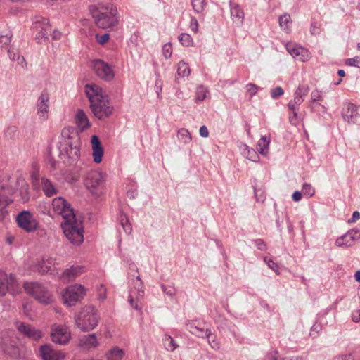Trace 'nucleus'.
<instances>
[{
    "label": "nucleus",
    "mask_w": 360,
    "mask_h": 360,
    "mask_svg": "<svg viewBox=\"0 0 360 360\" xmlns=\"http://www.w3.org/2000/svg\"><path fill=\"white\" fill-rule=\"evenodd\" d=\"M302 191L304 195L307 196V198H311L313 196L315 192L311 185L307 183H304L302 185Z\"/></svg>",
    "instance_id": "a19ab883"
},
{
    "label": "nucleus",
    "mask_w": 360,
    "mask_h": 360,
    "mask_svg": "<svg viewBox=\"0 0 360 360\" xmlns=\"http://www.w3.org/2000/svg\"><path fill=\"white\" fill-rule=\"evenodd\" d=\"M288 107L289 110L292 111V115L289 116V120L292 125L297 126L300 122V118L297 116V108L292 102H289Z\"/></svg>",
    "instance_id": "2f4dec72"
},
{
    "label": "nucleus",
    "mask_w": 360,
    "mask_h": 360,
    "mask_svg": "<svg viewBox=\"0 0 360 360\" xmlns=\"http://www.w3.org/2000/svg\"><path fill=\"white\" fill-rule=\"evenodd\" d=\"M352 319V321L355 323L360 321V309H357L353 311Z\"/></svg>",
    "instance_id": "774afa93"
},
{
    "label": "nucleus",
    "mask_w": 360,
    "mask_h": 360,
    "mask_svg": "<svg viewBox=\"0 0 360 360\" xmlns=\"http://www.w3.org/2000/svg\"><path fill=\"white\" fill-rule=\"evenodd\" d=\"M321 101H323L322 92L318 89L314 90L311 93V103L314 104L316 102Z\"/></svg>",
    "instance_id": "a18cd8bd"
},
{
    "label": "nucleus",
    "mask_w": 360,
    "mask_h": 360,
    "mask_svg": "<svg viewBox=\"0 0 360 360\" xmlns=\"http://www.w3.org/2000/svg\"><path fill=\"white\" fill-rule=\"evenodd\" d=\"M84 272V267L81 266H72L66 269L61 275V278L66 281H71Z\"/></svg>",
    "instance_id": "393cba45"
},
{
    "label": "nucleus",
    "mask_w": 360,
    "mask_h": 360,
    "mask_svg": "<svg viewBox=\"0 0 360 360\" xmlns=\"http://www.w3.org/2000/svg\"><path fill=\"white\" fill-rule=\"evenodd\" d=\"M12 34L11 33H8L5 35L0 36V47H3L4 46H7L10 44L11 40Z\"/></svg>",
    "instance_id": "603ef678"
},
{
    "label": "nucleus",
    "mask_w": 360,
    "mask_h": 360,
    "mask_svg": "<svg viewBox=\"0 0 360 360\" xmlns=\"http://www.w3.org/2000/svg\"><path fill=\"white\" fill-rule=\"evenodd\" d=\"M16 220L18 226L27 232H33L38 229L39 224L30 211L24 210L20 212Z\"/></svg>",
    "instance_id": "6e6552de"
},
{
    "label": "nucleus",
    "mask_w": 360,
    "mask_h": 360,
    "mask_svg": "<svg viewBox=\"0 0 360 360\" xmlns=\"http://www.w3.org/2000/svg\"><path fill=\"white\" fill-rule=\"evenodd\" d=\"M100 345L98 336L95 333H91V349L96 348Z\"/></svg>",
    "instance_id": "338daca9"
},
{
    "label": "nucleus",
    "mask_w": 360,
    "mask_h": 360,
    "mask_svg": "<svg viewBox=\"0 0 360 360\" xmlns=\"http://www.w3.org/2000/svg\"><path fill=\"white\" fill-rule=\"evenodd\" d=\"M205 338H207L209 345L214 349H219L220 348V343L217 338V335L211 332L209 329H205Z\"/></svg>",
    "instance_id": "c756f323"
},
{
    "label": "nucleus",
    "mask_w": 360,
    "mask_h": 360,
    "mask_svg": "<svg viewBox=\"0 0 360 360\" xmlns=\"http://www.w3.org/2000/svg\"><path fill=\"white\" fill-rule=\"evenodd\" d=\"M25 291L33 296L39 302L49 304L52 302V297L49 290L37 282L26 283L24 285Z\"/></svg>",
    "instance_id": "39448f33"
},
{
    "label": "nucleus",
    "mask_w": 360,
    "mask_h": 360,
    "mask_svg": "<svg viewBox=\"0 0 360 360\" xmlns=\"http://www.w3.org/2000/svg\"><path fill=\"white\" fill-rule=\"evenodd\" d=\"M95 39L98 44L103 46L108 41L110 35L108 33H105L103 34H96L95 35Z\"/></svg>",
    "instance_id": "c03bdc74"
},
{
    "label": "nucleus",
    "mask_w": 360,
    "mask_h": 360,
    "mask_svg": "<svg viewBox=\"0 0 360 360\" xmlns=\"http://www.w3.org/2000/svg\"><path fill=\"white\" fill-rule=\"evenodd\" d=\"M86 290L83 285L75 284L68 287L63 294L64 303L69 306H73L76 302L84 298Z\"/></svg>",
    "instance_id": "423d86ee"
},
{
    "label": "nucleus",
    "mask_w": 360,
    "mask_h": 360,
    "mask_svg": "<svg viewBox=\"0 0 360 360\" xmlns=\"http://www.w3.org/2000/svg\"><path fill=\"white\" fill-rule=\"evenodd\" d=\"M99 320L100 316L98 315L96 310L91 307V330L98 325Z\"/></svg>",
    "instance_id": "09e8293b"
},
{
    "label": "nucleus",
    "mask_w": 360,
    "mask_h": 360,
    "mask_svg": "<svg viewBox=\"0 0 360 360\" xmlns=\"http://www.w3.org/2000/svg\"><path fill=\"white\" fill-rule=\"evenodd\" d=\"M342 117L349 123H356L360 117L357 107L352 103L345 104L342 110Z\"/></svg>",
    "instance_id": "aec40b11"
},
{
    "label": "nucleus",
    "mask_w": 360,
    "mask_h": 360,
    "mask_svg": "<svg viewBox=\"0 0 360 360\" xmlns=\"http://www.w3.org/2000/svg\"><path fill=\"white\" fill-rule=\"evenodd\" d=\"M284 93L283 89L281 86H277L273 89H271V97L273 98H277L278 97L283 95Z\"/></svg>",
    "instance_id": "052dcab7"
},
{
    "label": "nucleus",
    "mask_w": 360,
    "mask_h": 360,
    "mask_svg": "<svg viewBox=\"0 0 360 360\" xmlns=\"http://www.w3.org/2000/svg\"><path fill=\"white\" fill-rule=\"evenodd\" d=\"M134 286L137 290V297L136 300H139L140 297H142L143 296L144 293V286L143 281L140 278V276L138 275L135 279L133 280ZM128 302H129L131 307H133L136 310H140L141 309V307L138 304V301L135 302L134 299L133 298L132 295H129L128 297Z\"/></svg>",
    "instance_id": "dca6fc26"
},
{
    "label": "nucleus",
    "mask_w": 360,
    "mask_h": 360,
    "mask_svg": "<svg viewBox=\"0 0 360 360\" xmlns=\"http://www.w3.org/2000/svg\"><path fill=\"white\" fill-rule=\"evenodd\" d=\"M32 270L35 272H38L41 275L50 274L49 269L45 266V263L40 261H37L33 266Z\"/></svg>",
    "instance_id": "72a5a7b5"
},
{
    "label": "nucleus",
    "mask_w": 360,
    "mask_h": 360,
    "mask_svg": "<svg viewBox=\"0 0 360 360\" xmlns=\"http://www.w3.org/2000/svg\"><path fill=\"white\" fill-rule=\"evenodd\" d=\"M270 143V138L266 136H263L259 140L257 146L258 150L262 155H266L267 152H266V149L268 150L269 145Z\"/></svg>",
    "instance_id": "7c9ffc66"
},
{
    "label": "nucleus",
    "mask_w": 360,
    "mask_h": 360,
    "mask_svg": "<svg viewBox=\"0 0 360 360\" xmlns=\"http://www.w3.org/2000/svg\"><path fill=\"white\" fill-rule=\"evenodd\" d=\"M1 347L4 352L10 356H14L18 354V349L15 346V342L14 341H11L8 343L5 340H3L1 342Z\"/></svg>",
    "instance_id": "cd10ccee"
},
{
    "label": "nucleus",
    "mask_w": 360,
    "mask_h": 360,
    "mask_svg": "<svg viewBox=\"0 0 360 360\" xmlns=\"http://www.w3.org/2000/svg\"><path fill=\"white\" fill-rule=\"evenodd\" d=\"M231 18L233 22L242 25L245 18V13L241 6L232 1H229Z\"/></svg>",
    "instance_id": "a211bd4d"
},
{
    "label": "nucleus",
    "mask_w": 360,
    "mask_h": 360,
    "mask_svg": "<svg viewBox=\"0 0 360 360\" xmlns=\"http://www.w3.org/2000/svg\"><path fill=\"white\" fill-rule=\"evenodd\" d=\"M248 153L246 158L251 161L257 162L259 159V156L254 149L247 148Z\"/></svg>",
    "instance_id": "4d7b16f0"
},
{
    "label": "nucleus",
    "mask_w": 360,
    "mask_h": 360,
    "mask_svg": "<svg viewBox=\"0 0 360 360\" xmlns=\"http://www.w3.org/2000/svg\"><path fill=\"white\" fill-rule=\"evenodd\" d=\"M247 91L250 94L251 96L255 95L258 91V87L254 84H248L246 85Z\"/></svg>",
    "instance_id": "680f3d73"
},
{
    "label": "nucleus",
    "mask_w": 360,
    "mask_h": 360,
    "mask_svg": "<svg viewBox=\"0 0 360 360\" xmlns=\"http://www.w3.org/2000/svg\"><path fill=\"white\" fill-rule=\"evenodd\" d=\"M345 64L349 66L360 68V56H356L354 58L347 59Z\"/></svg>",
    "instance_id": "3c124183"
},
{
    "label": "nucleus",
    "mask_w": 360,
    "mask_h": 360,
    "mask_svg": "<svg viewBox=\"0 0 360 360\" xmlns=\"http://www.w3.org/2000/svg\"><path fill=\"white\" fill-rule=\"evenodd\" d=\"M188 330L193 334L200 338H205V330L196 324L195 322L192 321L187 324Z\"/></svg>",
    "instance_id": "c85d7f7f"
},
{
    "label": "nucleus",
    "mask_w": 360,
    "mask_h": 360,
    "mask_svg": "<svg viewBox=\"0 0 360 360\" xmlns=\"http://www.w3.org/2000/svg\"><path fill=\"white\" fill-rule=\"evenodd\" d=\"M7 184L9 186L8 184ZM10 186L13 187V186H12V185H10ZM14 187L16 188V191L18 190V188H20L21 189L26 191L28 188V184L26 183L25 179L23 177H22L21 176H19L16 179L15 185L14 186Z\"/></svg>",
    "instance_id": "37998d69"
},
{
    "label": "nucleus",
    "mask_w": 360,
    "mask_h": 360,
    "mask_svg": "<svg viewBox=\"0 0 360 360\" xmlns=\"http://www.w3.org/2000/svg\"><path fill=\"white\" fill-rule=\"evenodd\" d=\"M123 354L122 349L115 347L107 354V359L108 360H122Z\"/></svg>",
    "instance_id": "f704fd0d"
},
{
    "label": "nucleus",
    "mask_w": 360,
    "mask_h": 360,
    "mask_svg": "<svg viewBox=\"0 0 360 360\" xmlns=\"http://www.w3.org/2000/svg\"><path fill=\"white\" fill-rule=\"evenodd\" d=\"M8 54L9 56V58L12 60H17V61H18V63H23L25 61L23 56L19 55L18 53L15 52L13 50L8 49Z\"/></svg>",
    "instance_id": "49530a36"
},
{
    "label": "nucleus",
    "mask_w": 360,
    "mask_h": 360,
    "mask_svg": "<svg viewBox=\"0 0 360 360\" xmlns=\"http://www.w3.org/2000/svg\"><path fill=\"white\" fill-rule=\"evenodd\" d=\"M255 243L256 246L262 251H265L266 250V245L262 239H257L255 240Z\"/></svg>",
    "instance_id": "69168bd1"
},
{
    "label": "nucleus",
    "mask_w": 360,
    "mask_h": 360,
    "mask_svg": "<svg viewBox=\"0 0 360 360\" xmlns=\"http://www.w3.org/2000/svg\"><path fill=\"white\" fill-rule=\"evenodd\" d=\"M77 326L82 332H88L90 328V307H84L76 316Z\"/></svg>",
    "instance_id": "4468645a"
},
{
    "label": "nucleus",
    "mask_w": 360,
    "mask_h": 360,
    "mask_svg": "<svg viewBox=\"0 0 360 360\" xmlns=\"http://www.w3.org/2000/svg\"><path fill=\"white\" fill-rule=\"evenodd\" d=\"M56 258L49 257L47 258H43L41 261L45 263V266L49 269L50 274H52L51 266L56 264Z\"/></svg>",
    "instance_id": "5fc2aeb1"
},
{
    "label": "nucleus",
    "mask_w": 360,
    "mask_h": 360,
    "mask_svg": "<svg viewBox=\"0 0 360 360\" xmlns=\"http://www.w3.org/2000/svg\"><path fill=\"white\" fill-rule=\"evenodd\" d=\"M15 279L12 274L8 276L7 274L3 271H0V296L6 295L10 287H13Z\"/></svg>",
    "instance_id": "5701e85b"
},
{
    "label": "nucleus",
    "mask_w": 360,
    "mask_h": 360,
    "mask_svg": "<svg viewBox=\"0 0 360 360\" xmlns=\"http://www.w3.org/2000/svg\"><path fill=\"white\" fill-rule=\"evenodd\" d=\"M104 193V175L100 170L91 171V198H98Z\"/></svg>",
    "instance_id": "9b49d317"
},
{
    "label": "nucleus",
    "mask_w": 360,
    "mask_h": 360,
    "mask_svg": "<svg viewBox=\"0 0 360 360\" xmlns=\"http://www.w3.org/2000/svg\"><path fill=\"white\" fill-rule=\"evenodd\" d=\"M41 188L47 197H51L58 193L53 183L47 178H41Z\"/></svg>",
    "instance_id": "a878e982"
},
{
    "label": "nucleus",
    "mask_w": 360,
    "mask_h": 360,
    "mask_svg": "<svg viewBox=\"0 0 360 360\" xmlns=\"http://www.w3.org/2000/svg\"><path fill=\"white\" fill-rule=\"evenodd\" d=\"M97 292H98V299L99 300L103 301L106 298V289H105V288H104V286L103 285H101L97 288Z\"/></svg>",
    "instance_id": "13d9d810"
},
{
    "label": "nucleus",
    "mask_w": 360,
    "mask_h": 360,
    "mask_svg": "<svg viewBox=\"0 0 360 360\" xmlns=\"http://www.w3.org/2000/svg\"><path fill=\"white\" fill-rule=\"evenodd\" d=\"M49 33H46L45 32H37V34L34 37L35 40L38 43H41L42 41H46L49 40Z\"/></svg>",
    "instance_id": "864d4df0"
},
{
    "label": "nucleus",
    "mask_w": 360,
    "mask_h": 360,
    "mask_svg": "<svg viewBox=\"0 0 360 360\" xmlns=\"http://www.w3.org/2000/svg\"><path fill=\"white\" fill-rule=\"evenodd\" d=\"M32 28L34 31L45 32L46 33H51V31L49 20L41 16H35L34 18Z\"/></svg>",
    "instance_id": "b1692460"
},
{
    "label": "nucleus",
    "mask_w": 360,
    "mask_h": 360,
    "mask_svg": "<svg viewBox=\"0 0 360 360\" xmlns=\"http://www.w3.org/2000/svg\"><path fill=\"white\" fill-rule=\"evenodd\" d=\"M91 17L98 27L109 31L113 30L120 21L117 9L112 5L101 8L91 6Z\"/></svg>",
    "instance_id": "7ed1b4c3"
},
{
    "label": "nucleus",
    "mask_w": 360,
    "mask_h": 360,
    "mask_svg": "<svg viewBox=\"0 0 360 360\" xmlns=\"http://www.w3.org/2000/svg\"><path fill=\"white\" fill-rule=\"evenodd\" d=\"M51 340L55 343L66 345L71 338L70 332L65 325L53 326L51 333Z\"/></svg>",
    "instance_id": "9d476101"
},
{
    "label": "nucleus",
    "mask_w": 360,
    "mask_h": 360,
    "mask_svg": "<svg viewBox=\"0 0 360 360\" xmlns=\"http://www.w3.org/2000/svg\"><path fill=\"white\" fill-rule=\"evenodd\" d=\"M16 192V188L10 186L7 183L0 184V219H3L8 212L6 207L13 202L10 197Z\"/></svg>",
    "instance_id": "0eeeda50"
},
{
    "label": "nucleus",
    "mask_w": 360,
    "mask_h": 360,
    "mask_svg": "<svg viewBox=\"0 0 360 360\" xmlns=\"http://www.w3.org/2000/svg\"><path fill=\"white\" fill-rule=\"evenodd\" d=\"M360 237V233L358 231L351 230L345 235L339 237L335 243L338 246H351L353 242Z\"/></svg>",
    "instance_id": "4be33fe9"
},
{
    "label": "nucleus",
    "mask_w": 360,
    "mask_h": 360,
    "mask_svg": "<svg viewBox=\"0 0 360 360\" xmlns=\"http://www.w3.org/2000/svg\"><path fill=\"white\" fill-rule=\"evenodd\" d=\"M17 328L19 332H20L25 336L34 340H38L42 336L41 332L40 330L36 329L30 324H26L25 323H18Z\"/></svg>",
    "instance_id": "f3484780"
},
{
    "label": "nucleus",
    "mask_w": 360,
    "mask_h": 360,
    "mask_svg": "<svg viewBox=\"0 0 360 360\" xmlns=\"http://www.w3.org/2000/svg\"><path fill=\"white\" fill-rule=\"evenodd\" d=\"M75 123L77 125V128L74 127L77 131V135L79 133L83 132L89 126V120L84 111L82 109H79L75 115ZM79 139V137L78 136Z\"/></svg>",
    "instance_id": "412c9836"
},
{
    "label": "nucleus",
    "mask_w": 360,
    "mask_h": 360,
    "mask_svg": "<svg viewBox=\"0 0 360 360\" xmlns=\"http://www.w3.org/2000/svg\"><path fill=\"white\" fill-rule=\"evenodd\" d=\"M91 112L99 120L108 117L112 113L106 95L98 86L91 84Z\"/></svg>",
    "instance_id": "20e7f679"
},
{
    "label": "nucleus",
    "mask_w": 360,
    "mask_h": 360,
    "mask_svg": "<svg viewBox=\"0 0 360 360\" xmlns=\"http://www.w3.org/2000/svg\"><path fill=\"white\" fill-rule=\"evenodd\" d=\"M49 98V93L43 91L37 100V115L42 120H46L48 117Z\"/></svg>",
    "instance_id": "f8f14e48"
},
{
    "label": "nucleus",
    "mask_w": 360,
    "mask_h": 360,
    "mask_svg": "<svg viewBox=\"0 0 360 360\" xmlns=\"http://www.w3.org/2000/svg\"><path fill=\"white\" fill-rule=\"evenodd\" d=\"M190 74V69L188 67V65L184 62L181 61L178 64V68H177V75L179 77H187Z\"/></svg>",
    "instance_id": "c9c22d12"
},
{
    "label": "nucleus",
    "mask_w": 360,
    "mask_h": 360,
    "mask_svg": "<svg viewBox=\"0 0 360 360\" xmlns=\"http://www.w3.org/2000/svg\"><path fill=\"white\" fill-rule=\"evenodd\" d=\"M207 91L203 86H199L196 91V99L199 101H203L206 98Z\"/></svg>",
    "instance_id": "8fccbe9b"
},
{
    "label": "nucleus",
    "mask_w": 360,
    "mask_h": 360,
    "mask_svg": "<svg viewBox=\"0 0 360 360\" xmlns=\"http://www.w3.org/2000/svg\"><path fill=\"white\" fill-rule=\"evenodd\" d=\"M178 138L184 143H190L192 139L190 132L186 129H181L179 130Z\"/></svg>",
    "instance_id": "4c0bfd02"
},
{
    "label": "nucleus",
    "mask_w": 360,
    "mask_h": 360,
    "mask_svg": "<svg viewBox=\"0 0 360 360\" xmlns=\"http://www.w3.org/2000/svg\"><path fill=\"white\" fill-rule=\"evenodd\" d=\"M286 49L288 53L296 60L306 61L310 58L309 51L295 44H287Z\"/></svg>",
    "instance_id": "ddd939ff"
},
{
    "label": "nucleus",
    "mask_w": 360,
    "mask_h": 360,
    "mask_svg": "<svg viewBox=\"0 0 360 360\" xmlns=\"http://www.w3.org/2000/svg\"><path fill=\"white\" fill-rule=\"evenodd\" d=\"M79 138L77 131L72 126L65 127L57 141L53 139L47 147V160L52 169L59 168L60 161L72 165L79 157Z\"/></svg>",
    "instance_id": "f257e3e1"
},
{
    "label": "nucleus",
    "mask_w": 360,
    "mask_h": 360,
    "mask_svg": "<svg viewBox=\"0 0 360 360\" xmlns=\"http://www.w3.org/2000/svg\"><path fill=\"white\" fill-rule=\"evenodd\" d=\"M91 68H93L95 74L105 81H111L115 77L111 67L102 60L98 59L91 61Z\"/></svg>",
    "instance_id": "1a4fd4ad"
},
{
    "label": "nucleus",
    "mask_w": 360,
    "mask_h": 360,
    "mask_svg": "<svg viewBox=\"0 0 360 360\" xmlns=\"http://www.w3.org/2000/svg\"><path fill=\"white\" fill-rule=\"evenodd\" d=\"M291 18L288 14H284L279 18V25L283 30L288 29V23L290 22Z\"/></svg>",
    "instance_id": "79ce46f5"
},
{
    "label": "nucleus",
    "mask_w": 360,
    "mask_h": 360,
    "mask_svg": "<svg viewBox=\"0 0 360 360\" xmlns=\"http://www.w3.org/2000/svg\"><path fill=\"white\" fill-rule=\"evenodd\" d=\"M191 1L193 10L198 13H201L206 6L205 0H191Z\"/></svg>",
    "instance_id": "e433bc0d"
},
{
    "label": "nucleus",
    "mask_w": 360,
    "mask_h": 360,
    "mask_svg": "<svg viewBox=\"0 0 360 360\" xmlns=\"http://www.w3.org/2000/svg\"><path fill=\"white\" fill-rule=\"evenodd\" d=\"M39 353L43 360H63L65 358L63 353L53 349L50 345H41Z\"/></svg>",
    "instance_id": "2eb2a0df"
},
{
    "label": "nucleus",
    "mask_w": 360,
    "mask_h": 360,
    "mask_svg": "<svg viewBox=\"0 0 360 360\" xmlns=\"http://www.w3.org/2000/svg\"><path fill=\"white\" fill-rule=\"evenodd\" d=\"M308 86H299L295 92V97L292 103L295 106L300 105L303 101L304 96L308 94Z\"/></svg>",
    "instance_id": "bb28decb"
},
{
    "label": "nucleus",
    "mask_w": 360,
    "mask_h": 360,
    "mask_svg": "<svg viewBox=\"0 0 360 360\" xmlns=\"http://www.w3.org/2000/svg\"><path fill=\"white\" fill-rule=\"evenodd\" d=\"M264 262L268 265L269 268H271L276 273L278 272L279 267L277 264H276L272 259H267V257H264Z\"/></svg>",
    "instance_id": "bf43d9fd"
},
{
    "label": "nucleus",
    "mask_w": 360,
    "mask_h": 360,
    "mask_svg": "<svg viewBox=\"0 0 360 360\" xmlns=\"http://www.w3.org/2000/svg\"><path fill=\"white\" fill-rule=\"evenodd\" d=\"M79 346L89 349L90 347V335H84L79 339Z\"/></svg>",
    "instance_id": "de8ad7c7"
},
{
    "label": "nucleus",
    "mask_w": 360,
    "mask_h": 360,
    "mask_svg": "<svg viewBox=\"0 0 360 360\" xmlns=\"http://www.w3.org/2000/svg\"><path fill=\"white\" fill-rule=\"evenodd\" d=\"M190 28L195 33L198 32V20H197L196 18H191V22H190Z\"/></svg>",
    "instance_id": "0e129e2a"
},
{
    "label": "nucleus",
    "mask_w": 360,
    "mask_h": 360,
    "mask_svg": "<svg viewBox=\"0 0 360 360\" xmlns=\"http://www.w3.org/2000/svg\"><path fill=\"white\" fill-rule=\"evenodd\" d=\"M162 53L165 58H169L172 53V44L170 43L166 44L162 47Z\"/></svg>",
    "instance_id": "6e6d98bb"
},
{
    "label": "nucleus",
    "mask_w": 360,
    "mask_h": 360,
    "mask_svg": "<svg viewBox=\"0 0 360 360\" xmlns=\"http://www.w3.org/2000/svg\"><path fill=\"white\" fill-rule=\"evenodd\" d=\"M119 219L120 225L122 226L124 232L127 234H130L132 231V228L127 216L124 213H120Z\"/></svg>",
    "instance_id": "473e14b6"
},
{
    "label": "nucleus",
    "mask_w": 360,
    "mask_h": 360,
    "mask_svg": "<svg viewBox=\"0 0 360 360\" xmlns=\"http://www.w3.org/2000/svg\"><path fill=\"white\" fill-rule=\"evenodd\" d=\"M179 40L184 46H191L193 44V39L188 34H181L179 37Z\"/></svg>",
    "instance_id": "ea45409f"
},
{
    "label": "nucleus",
    "mask_w": 360,
    "mask_h": 360,
    "mask_svg": "<svg viewBox=\"0 0 360 360\" xmlns=\"http://www.w3.org/2000/svg\"><path fill=\"white\" fill-rule=\"evenodd\" d=\"M321 329V326L319 324H314V326L311 327V331H310V336L312 338H316L319 330Z\"/></svg>",
    "instance_id": "e2e57ef3"
},
{
    "label": "nucleus",
    "mask_w": 360,
    "mask_h": 360,
    "mask_svg": "<svg viewBox=\"0 0 360 360\" xmlns=\"http://www.w3.org/2000/svg\"><path fill=\"white\" fill-rule=\"evenodd\" d=\"M91 150L94 162L96 164L100 163L102 161L104 149L98 137L96 135L91 136Z\"/></svg>",
    "instance_id": "6ab92c4d"
},
{
    "label": "nucleus",
    "mask_w": 360,
    "mask_h": 360,
    "mask_svg": "<svg viewBox=\"0 0 360 360\" xmlns=\"http://www.w3.org/2000/svg\"><path fill=\"white\" fill-rule=\"evenodd\" d=\"M164 345L166 349L171 352H173L178 346L174 339L169 335H166L165 337Z\"/></svg>",
    "instance_id": "58836bf2"
},
{
    "label": "nucleus",
    "mask_w": 360,
    "mask_h": 360,
    "mask_svg": "<svg viewBox=\"0 0 360 360\" xmlns=\"http://www.w3.org/2000/svg\"><path fill=\"white\" fill-rule=\"evenodd\" d=\"M54 212L60 214L64 221L61 228L65 237L75 245H79L84 240L83 229L81 224L76 220V215L71 205L63 197H58L52 200Z\"/></svg>",
    "instance_id": "f03ea898"
}]
</instances>
